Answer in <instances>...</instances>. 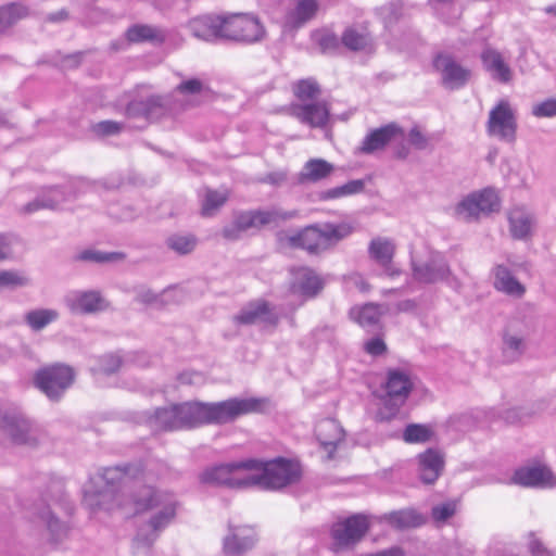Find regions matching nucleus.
<instances>
[{
    "label": "nucleus",
    "mask_w": 556,
    "mask_h": 556,
    "mask_svg": "<svg viewBox=\"0 0 556 556\" xmlns=\"http://www.w3.org/2000/svg\"><path fill=\"white\" fill-rule=\"evenodd\" d=\"M70 201L66 190L62 186H50L45 189L23 207L25 213H34L39 210H59L60 206Z\"/></svg>",
    "instance_id": "obj_25"
},
{
    "label": "nucleus",
    "mask_w": 556,
    "mask_h": 556,
    "mask_svg": "<svg viewBox=\"0 0 556 556\" xmlns=\"http://www.w3.org/2000/svg\"><path fill=\"white\" fill-rule=\"evenodd\" d=\"M122 364V357L114 353L104 354L98 358L99 371L106 376L117 372Z\"/></svg>",
    "instance_id": "obj_52"
},
{
    "label": "nucleus",
    "mask_w": 556,
    "mask_h": 556,
    "mask_svg": "<svg viewBox=\"0 0 556 556\" xmlns=\"http://www.w3.org/2000/svg\"><path fill=\"white\" fill-rule=\"evenodd\" d=\"M92 185L85 178H76L62 186L70 197V201L76 199L79 194L87 192L91 189Z\"/></svg>",
    "instance_id": "obj_57"
},
{
    "label": "nucleus",
    "mask_w": 556,
    "mask_h": 556,
    "mask_svg": "<svg viewBox=\"0 0 556 556\" xmlns=\"http://www.w3.org/2000/svg\"><path fill=\"white\" fill-rule=\"evenodd\" d=\"M124 258L125 254L123 252H102L97 250H85L76 256L78 261L99 264L118 262Z\"/></svg>",
    "instance_id": "obj_44"
},
{
    "label": "nucleus",
    "mask_w": 556,
    "mask_h": 556,
    "mask_svg": "<svg viewBox=\"0 0 556 556\" xmlns=\"http://www.w3.org/2000/svg\"><path fill=\"white\" fill-rule=\"evenodd\" d=\"M30 15L27 5L21 2H10L0 7V35L4 34L10 27L18 21Z\"/></svg>",
    "instance_id": "obj_36"
},
{
    "label": "nucleus",
    "mask_w": 556,
    "mask_h": 556,
    "mask_svg": "<svg viewBox=\"0 0 556 556\" xmlns=\"http://www.w3.org/2000/svg\"><path fill=\"white\" fill-rule=\"evenodd\" d=\"M318 46L321 50V52H330L336 50L339 47V39L338 37L332 33H320L317 35L316 38Z\"/></svg>",
    "instance_id": "obj_59"
},
{
    "label": "nucleus",
    "mask_w": 556,
    "mask_h": 556,
    "mask_svg": "<svg viewBox=\"0 0 556 556\" xmlns=\"http://www.w3.org/2000/svg\"><path fill=\"white\" fill-rule=\"evenodd\" d=\"M527 350V338L513 334L503 329L502 356L507 363H515L521 358Z\"/></svg>",
    "instance_id": "obj_34"
},
{
    "label": "nucleus",
    "mask_w": 556,
    "mask_h": 556,
    "mask_svg": "<svg viewBox=\"0 0 556 556\" xmlns=\"http://www.w3.org/2000/svg\"><path fill=\"white\" fill-rule=\"evenodd\" d=\"M403 135V129L396 123H390L371 130L364 138L359 151L365 154H371L386 148L395 137Z\"/></svg>",
    "instance_id": "obj_23"
},
{
    "label": "nucleus",
    "mask_w": 556,
    "mask_h": 556,
    "mask_svg": "<svg viewBox=\"0 0 556 556\" xmlns=\"http://www.w3.org/2000/svg\"><path fill=\"white\" fill-rule=\"evenodd\" d=\"M302 473V466L298 459L280 457V490L298 483Z\"/></svg>",
    "instance_id": "obj_39"
},
{
    "label": "nucleus",
    "mask_w": 556,
    "mask_h": 556,
    "mask_svg": "<svg viewBox=\"0 0 556 556\" xmlns=\"http://www.w3.org/2000/svg\"><path fill=\"white\" fill-rule=\"evenodd\" d=\"M75 377L73 367L55 363L38 369L34 376V384L50 401L59 402L74 383Z\"/></svg>",
    "instance_id": "obj_6"
},
{
    "label": "nucleus",
    "mask_w": 556,
    "mask_h": 556,
    "mask_svg": "<svg viewBox=\"0 0 556 556\" xmlns=\"http://www.w3.org/2000/svg\"><path fill=\"white\" fill-rule=\"evenodd\" d=\"M477 202L479 204V212L491 213L497 210L498 199L496 193L491 189H484L479 193H475Z\"/></svg>",
    "instance_id": "obj_50"
},
{
    "label": "nucleus",
    "mask_w": 556,
    "mask_h": 556,
    "mask_svg": "<svg viewBox=\"0 0 556 556\" xmlns=\"http://www.w3.org/2000/svg\"><path fill=\"white\" fill-rule=\"evenodd\" d=\"M100 479L109 488H116L119 485L124 478L129 479H144L143 465L138 463H125L121 465L110 466L102 468L99 472Z\"/></svg>",
    "instance_id": "obj_24"
},
{
    "label": "nucleus",
    "mask_w": 556,
    "mask_h": 556,
    "mask_svg": "<svg viewBox=\"0 0 556 556\" xmlns=\"http://www.w3.org/2000/svg\"><path fill=\"white\" fill-rule=\"evenodd\" d=\"M124 129V124L111 119L101 121L92 126V130L102 137L114 136Z\"/></svg>",
    "instance_id": "obj_56"
},
{
    "label": "nucleus",
    "mask_w": 556,
    "mask_h": 556,
    "mask_svg": "<svg viewBox=\"0 0 556 556\" xmlns=\"http://www.w3.org/2000/svg\"><path fill=\"white\" fill-rule=\"evenodd\" d=\"M418 477L425 484H433L444 470V455L435 448H428L416 456Z\"/></svg>",
    "instance_id": "obj_19"
},
{
    "label": "nucleus",
    "mask_w": 556,
    "mask_h": 556,
    "mask_svg": "<svg viewBox=\"0 0 556 556\" xmlns=\"http://www.w3.org/2000/svg\"><path fill=\"white\" fill-rule=\"evenodd\" d=\"M165 242L169 250L179 255H187L194 251L198 238L192 233H173L167 237Z\"/></svg>",
    "instance_id": "obj_41"
},
{
    "label": "nucleus",
    "mask_w": 556,
    "mask_h": 556,
    "mask_svg": "<svg viewBox=\"0 0 556 556\" xmlns=\"http://www.w3.org/2000/svg\"><path fill=\"white\" fill-rule=\"evenodd\" d=\"M30 278L23 271L18 270H0L1 288H20L30 285Z\"/></svg>",
    "instance_id": "obj_46"
},
{
    "label": "nucleus",
    "mask_w": 556,
    "mask_h": 556,
    "mask_svg": "<svg viewBox=\"0 0 556 556\" xmlns=\"http://www.w3.org/2000/svg\"><path fill=\"white\" fill-rule=\"evenodd\" d=\"M433 67L440 74L441 85L447 90H458L465 87L471 77L469 68L446 53H439L434 56Z\"/></svg>",
    "instance_id": "obj_13"
},
{
    "label": "nucleus",
    "mask_w": 556,
    "mask_h": 556,
    "mask_svg": "<svg viewBox=\"0 0 556 556\" xmlns=\"http://www.w3.org/2000/svg\"><path fill=\"white\" fill-rule=\"evenodd\" d=\"M193 37L215 42L225 40L226 15L204 14L191 18L187 24Z\"/></svg>",
    "instance_id": "obj_15"
},
{
    "label": "nucleus",
    "mask_w": 556,
    "mask_h": 556,
    "mask_svg": "<svg viewBox=\"0 0 556 556\" xmlns=\"http://www.w3.org/2000/svg\"><path fill=\"white\" fill-rule=\"evenodd\" d=\"M455 215L465 220L477 218L480 215L479 204L475 193L469 194L456 205Z\"/></svg>",
    "instance_id": "obj_47"
},
{
    "label": "nucleus",
    "mask_w": 556,
    "mask_h": 556,
    "mask_svg": "<svg viewBox=\"0 0 556 556\" xmlns=\"http://www.w3.org/2000/svg\"><path fill=\"white\" fill-rule=\"evenodd\" d=\"M333 172V165L323 159L307 161L301 173L302 179L316 182L328 177Z\"/></svg>",
    "instance_id": "obj_38"
},
{
    "label": "nucleus",
    "mask_w": 556,
    "mask_h": 556,
    "mask_svg": "<svg viewBox=\"0 0 556 556\" xmlns=\"http://www.w3.org/2000/svg\"><path fill=\"white\" fill-rule=\"evenodd\" d=\"M265 35V29L257 17L250 14L226 15L224 38L226 41L254 43Z\"/></svg>",
    "instance_id": "obj_9"
},
{
    "label": "nucleus",
    "mask_w": 556,
    "mask_h": 556,
    "mask_svg": "<svg viewBox=\"0 0 556 556\" xmlns=\"http://www.w3.org/2000/svg\"><path fill=\"white\" fill-rule=\"evenodd\" d=\"M228 194L213 189H206L202 201L201 215L212 217L227 202Z\"/></svg>",
    "instance_id": "obj_42"
},
{
    "label": "nucleus",
    "mask_w": 556,
    "mask_h": 556,
    "mask_svg": "<svg viewBox=\"0 0 556 556\" xmlns=\"http://www.w3.org/2000/svg\"><path fill=\"white\" fill-rule=\"evenodd\" d=\"M353 232L349 223H324L306 226L298 233L287 238L291 248H299L309 255H319L331 249Z\"/></svg>",
    "instance_id": "obj_4"
},
{
    "label": "nucleus",
    "mask_w": 556,
    "mask_h": 556,
    "mask_svg": "<svg viewBox=\"0 0 556 556\" xmlns=\"http://www.w3.org/2000/svg\"><path fill=\"white\" fill-rule=\"evenodd\" d=\"M203 484L242 490L257 486L264 491L278 490V457L269 460L248 458L220 464L200 475Z\"/></svg>",
    "instance_id": "obj_2"
},
{
    "label": "nucleus",
    "mask_w": 556,
    "mask_h": 556,
    "mask_svg": "<svg viewBox=\"0 0 556 556\" xmlns=\"http://www.w3.org/2000/svg\"><path fill=\"white\" fill-rule=\"evenodd\" d=\"M165 112L164 98L156 94L146 99H134L125 108V115L129 118L155 119L164 115Z\"/></svg>",
    "instance_id": "obj_21"
},
{
    "label": "nucleus",
    "mask_w": 556,
    "mask_h": 556,
    "mask_svg": "<svg viewBox=\"0 0 556 556\" xmlns=\"http://www.w3.org/2000/svg\"><path fill=\"white\" fill-rule=\"evenodd\" d=\"M258 536L253 526H235L228 522V534L223 540V552L227 556H241L251 551Z\"/></svg>",
    "instance_id": "obj_14"
},
{
    "label": "nucleus",
    "mask_w": 556,
    "mask_h": 556,
    "mask_svg": "<svg viewBox=\"0 0 556 556\" xmlns=\"http://www.w3.org/2000/svg\"><path fill=\"white\" fill-rule=\"evenodd\" d=\"M433 432L429 426L421 424H409L403 432V440L406 443H426L431 440Z\"/></svg>",
    "instance_id": "obj_45"
},
{
    "label": "nucleus",
    "mask_w": 556,
    "mask_h": 556,
    "mask_svg": "<svg viewBox=\"0 0 556 556\" xmlns=\"http://www.w3.org/2000/svg\"><path fill=\"white\" fill-rule=\"evenodd\" d=\"M456 513L455 502H445L435 505L431 509V517L435 522H445Z\"/></svg>",
    "instance_id": "obj_55"
},
{
    "label": "nucleus",
    "mask_w": 556,
    "mask_h": 556,
    "mask_svg": "<svg viewBox=\"0 0 556 556\" xmlns=\"http://www.w3.org/2000/svg\"><path fill=\"white\" fill-rule=\"evenodd\" d=\"M58 317L59 313L55 309L39 308L26 313L25 323L31 330L39 331L55 321Z\"/></svg>",
    "instance_id": "obj_40"
},
{
    "label": "nucleus",
    "mask_w": 556,
    "mask_h": 556,
    "mask_svg": "<svg viewBox=\"0 0 556 556\" xmlns=\"http://www.w3.org/2000/svg\"><path fill=\"white\" fill-rule=\"evenodd\" d=\"M527 546L531 556H555L554 552L548 549L543 541L532 531L527 535Z\"/></svg>",
    "instance_id": "obj_54"
},
{
    "label": "nucleus",
    "mask_w": 556,
    "mask_h": 556,
    "mask_svg": "<svg viewBox=\"0 0 556 556\" xmlns=\"http://www.w3.org/2000/svg\"><path fill=\"white\" fill-rule=\"evenodd\" d=\"M532 114L536 117L556 116V99L551 98L532 106Z\"/></svg>",
    "instance_id": "obj_58"
},
{
    "label": "nucleus",
    "mask_w": 556,
    "mask_h": 556,
    "mask_svg": "<svg viewBox=\"0 0 556 556\" xmlns=\"http://www.w3.org/2000/svg\"><path fill=\"white\" fill-rule=\"evenodd\" d=\"M509 230L511 237L517 240H525L531 233L533 218L523 208H514L508 214Z\"/></svg>",
    "instance_id": "obj_35"
},
{
    "label": "nucleus",
    "mask_w": 556,
    "mask_h": 556,
    "mask_svg": "<svg viewBox=\"0 0 556 556\" xmlns=\"http://www.w3.org/2000/svg\"><path fill=\"white\" fill-rule=\"evenodd\" d=\"M343 197L359 193L365 188V181L362 179L350 180L346 184L340 186Z\"/></svg>",
    "instance_id": "obj_64"
},
{
    "label": "nucleus",
    "mask_w": 556,
    "mask_h": 556,
    "mask_svg": "<svg viewBox=\"0 0 556 556\" xmlns=\"http://www.w3.org/2000/svg\"><path fill=\"white\" fill-rule=\"evenodd\" d=\"M65 303L73 314L89 315L102 312L109 303L98 290L73 291L65 298Z\"/></svg>",
    "instance_id": "obj_17"
},
{
    "label": "nucleus",
    "mask_w": 556,
    "mask_h": 556,
    "mask_svg": "<svg viewBox=\"0 0 556 556\" xmlns=\"http://www.w3.org/2000/svg\"><path fill=\"white\" fill-rule=\"evenodd\" d=\"M389 311L387 304L366 303L350 311L351 318L363 328L372 330L379 326L380 318Z\"/></svg>",
    "instance_id": "obj_30"
},
{
    "label": "nucleus",
    "mask_w": 556,
    "mask_h": 556,
    "mask_svg": "<svg viewBox=\"0 0 556 556\" xmlns=\"http://www.w3.org/2000/svg\"><path fill=\"white\" fill-rule=\"evenodd\" d=\"M511 480L523 486H545L553 484L554 476L546 467H527L516 470Z\"/></svg>",
    "instance_id": "obj_31"
},
{
    "label": "nucleus",
    "mask_w": 556,
    "mask_h": 556,
    "mask_svg": "<svg viewBox=\"0 0 556 556\" xmlns=\"http://www.w3.org/2000/svg\"><path fill=\"white\" fill-rule=\"evenodd\" d=\"M136 301L146 305H156L164 307L167 303L163 299V293H155L150 288L142 287L137 290Z\"/></svg>",
    "instance_id": "obj_53"
},
{
    "label": "nucleus",
    "mask_w": 556,
    "mask_h": 556,
    "mask_svg": "<svg viewBox=\"0 0 556 556\" xmlns=\"http://www.w3.org/2000/svg\"><path fill=\"white\" fill-rule=\"evenodd\" d=\"M315 435L320 446L327 453V459H332L338 443L344 438V430L337 420L327 418L316 425Z\"/></svg>",
    "instance_id": "obj_22"
},
{
    "label": "nucleus",
    "mask_w": 556,
    "mask_h": 556,
    "mask_svg": "<svg viewBox=\"0 0 556 556\" xmlns=\"http://www.w3.org/2000/svg\"><path fill=\"white\" fill-rule=\"evenodd\" d=\"M265 401L258 397H231L216 403L182 402L157 407L149 417L152 428L160 431L193 429L203 425H223L238 417L260 413Z\"/></svg>",
    "instance_id": "obj_1"
},
{
    "label": "nucleus",
    "mask_w": 556,
    "mask_h": 556,
    "mask_svg": "<svg viewBox=\"0 0 556 556\" xmlns=\"http://www.w3.org/2000/svg\"><path fill=\"white\" fill-rule=\"evenodd\" d=\"M130 498L135 514L157 509L151 515L144 527L138 530L132 541V548L136 553L141 549L149 551L160 533L175 520L180 503L173 492L148 484L141 485L132 492Z\"/></svg>",
    "instance_id": "obj_3"
},
{
    "label": "nucleus",
    "mask_w": 556,
    "mask_h": 556,
    "mask_svg": "<svg viewBox=\"0 0 556 556\" xmlns=\"http://www.w3.org/2000/svg\"><path fill=\"white\" fill-rule=\"evenodd\" d=\"M203 84L198 78H191L185 81H181L176 90L182 94H198L202 91Z\"/></svg>",
    "instance_id": "obj_60"
},
{
    "label": "nucleus",
    "mask_w": 556,
    "mask_h": 556,
    "mask_svg": "<svg viewBox=\"0 0 556 556\" xmlns=\"http://www.w3.org/2000/svg\"><path fill=\"white\" fill-rule=\"evenodd\" d=\"M45 496L53 502L62 501L64 496V483L61 480H51L45 492Z\"/></svg>",
    "instance_id": "obj_61"
},
{
    "label": "nucleus",
    "mask_w": 556,
    "mask_h": 556,
    "mask_svg": "<svg viewBox=\"0 0 556 556\" xmlns=\"http://www.w3.org/2000/svg\"><path fill=\"white\" fill-rule=\"evenodd\" d=\"M326 281L315 269L308 266H292L289 268V298L282 304L283 317L289 325H295L293 313L307 300L317 298L324 290Z\"/></svg>",
    "instance_id": "obj_5"
},
{
    "label": "nucleus",
    "mask_w": 556,
    "mask_h": 556,
    "mask_svg": "<svg viewBox=\"0 0 556 556\" xmlns=\"http://www.w3.org/2000/svg\"><path fill=\"white\" fill-rule=\"evenodd\" d=\"M342 43L350 50L358 51L370 43L368 35L358 33L354 28H348L342 35Z\"/></svg>",
    "instance_id": "obj_48"
},
{
    "label": "nucleus",
    "mask_w": 556,
    "mask_h": 556,
    "mask_svg": "<svg viewBox=\"0 0 556 556\" xmlns=\"http://www.w3.org/2000/svg\"><path fill=\"white\" fill-rule=\"evenodd\" d=\"M412 267L415 280L421 283H435L451 275V268L440 253H432L424 263L412 261Z\"/></svg>",
    "instance_id": "obj_16"
},
{
    "label": "nucleus",
    "mask_w": 556,
    "mask_h": 556,
    "mask_svg": "<svg viewBox=\"0 0 556 556\" xmlns=\"http://www.w3.org/2000/svg\"><path fill=\"white\" fill-rule=\"evenodd\" d=\"M318 10L317 0H299L291 14L293 26L300 27L312 20Z\"/></svg>",
    "instance_id": "obj_43"
},
{
    "label": "nucleus",
    "mask_w": 556,
    "mask_h": 556,
    "mask_svg": "<svg viewBox=\"0 0 556 556\" xmlns=\"http://www.w3.org/2000/svg\"><path fill=\"white\" fill-rule=\"evenodd\" d=\"M365 351L371 356H380L386 353L387 344L379 338H371L364 345Z\"/></svg>",
    "instance_id": "obj_63"
},
{
    "label": "nucleus",
    "mask_w": 556,
    "mask_h": 556,
    "mask_svg": "<svg viewBox=\"0 0 556 556\" xmlns=\"http://www.w3.org/2000/svg\"><path fill=\"white\" fill-rule=\"evenodd\" d=\"M288 111L290 115L312 128H325L330 121V106L326 101L294 104Z\"/></svg>",
    "instance_id": "obj_18"
},
{
    "label": "nucleus",
    "mask_w": 556,
    "mask_h": 556,
    "mask_svg": "<svg viewBox=\"0 0 556 556\" xmlns=\"http://www.w3.org/2000/svg\"><path fill=\"white\" fill-rule=\"evenodd\" d=\"M394 253L395 244L389 238L376 237L369 242V257L386 268L391 264Z\"/></svg>",
    "instance_id": "obj_33"
},
{
    "label": "nucleus",
    "mask_w": 556,
    "mask_h": 556,
    "mask_svg": "<svg viewBox=\"0 0 556 556\" xmlns=\"http://www.w3.org/2000/svg\"><path fill=\"white\" fill-rule=\"evenodd\" d=\"M477 202L479 204V212L491 213L497 210L498 199L496 193L491 189H484L479 193H475Z\"/></svg>",
    "instance_id": "obj_51"
},
{
    "label": "nucleus",
    "mask_w": 556,
    "mask_h": 556,
    "mask_svg": "<svg viewBox=\"0 0 556 556\" xmlns=\"http://www.w3.org/2000/svg\"><path fill=\"white\" fill-rule=\"evenodd\" d=\"M3 434L18 445L36 446L39 443L41 431L29 418L20 412L7 413Z\"/></svg>",
    "instance_id": "obj_12"
},
{
    "label": "nucleus",
    "mask_w": 556,
    "mask_h": 556,
    "mask_svg": "<svg viewBox=\"0 0 556 556\" xmlns=\"http://www.w3.org/2000/svg\"><path fill=\"white\" fill-rule=\"evenodd\" d=\"M536 316L533 306L525 304L520 306L507 321L504 330L527 338L535 330Z\"/></svg>",
    "instance_id": "obj_26"
},
{
    "label": "nucleus",
    "mask_w": 556,
    "mask_h": 556,
    "mask_svg": "<svg viewBox=\"0 0 556 556\" xmlns=\"http://www.w3.org/2000/svg\"><path fill=\"white\" fill-rule=\"evenodd\" d=\"M484 68L491 74L494 80L507 84L513 79V72L505 63L502 54L492 48H485L481 53Z\"/></svg>",
    "instance_id": "obj_27"
},
{
    "label": "nucleus",
    "mask_w": 556,
    "mask_h": 556,
    "mask_svg": "<svg viewBox=\"0 0 556 556\" xmlns=\"http://www.w3.org/2000/svg\"><path fill=\"white\" fill-rule=\"evenodd\" d=\"M295 97L302 101L314 99L319 94L320 88L318 83L313 78L301 79L293 86Z\"/></svg>",
    "instance_id": "obj_49"
},
{
    "label": "nucleus",
    "mask_w": 556,
    "mask_h": 556,
    "mask_svg": "<svg viewBox=\"0 0 556 556\" xmlns=\"http://www.w3.org/2000/svg\"><path fill=\"white\" fill-rule=\"evenodd\" d=\"M125 38L130 43L150 42L162 45L167 38L164 29L149 24H134L125 31Z\"/></svg>",
    "instance_id": "obj_29"
},
{
    "label": "nucleus",
    "mask_w": 556,
    "mask_h": 556,
    "mask_svg": "<svg viewBox=\"0 0 556 556\" xmlns=\"http://www.w3.org/2000/svg\"><path fill=\"white\" fill-rule=\"evenodd\" d=\"M494 288L509 296L520 299L526 293V287L511 274L505 265H496L493 269Z\"/></svg>",
    "instance_id": "obj_28"
},
{
    "label": "nucleus",
    "mask_w": 556,
    "mask_h": 556,
    "mask_svg": "<svg viewBox=\"0 0 556 556\" xmlns=\"http://www.w3.org/2000/svg\"><path fill=\"white\" fill-rule=\"evenodd\" d=\"M233 321L237 325L275 324L274 306L261 299L249 302L233 317Z\"/></svg>",
    "instance_id": "obj_20"
},
{
    "label": "nucleus",
    "mask_w": 556,
    "mask_h": 556,
    "mask_svg": "<svg viewBox=\"0 0 556 556\" xmlns=\"http://www.w3.org/2000/svg\"><path fill=\"white\" fill-rule=\"evenodd\" d=\"M413 387V381L407 372L401 369H389L384 383L387 397L377 414V418L380 421L391 420L405 404Z\"/></svg>",
    "instance_id": "obj_7"
},
{
    "label": "nucleus",
    "mask_w": 556,
    "mask_h": 556,
    "mask_svg": "<svg viewBox=\"0 0 556 556\" xmlns=\"http://www.w3.org/2000/svg\"><path fill=\"white\" fill-rule=\"evenodd\" d=\"M370 521L364 514H354L331 526L330 536L336 551L356 545L368 532Z\"/></svg>",
    "instance_id": "obj_8"
},
{
    "label": "nucleus",
    "mask_w": 556,
    "mask_h": 556,
    "mask_svg": "<svg viewBox=\"0 0 556 556\" xmlns=\"http://www.w3.org/2000/svg\"><path fill=\"white\" fill-rule=\"evenodd\" d=\"M383 519L399 530L417 528L426 522V518L413 508L390 511L383 516Z\"/></svg>",
    "instance_id": "obj_32"
},
{
    "label": "nucleus",
    "mask_w": 556,
    "mask_h": 556,
    "mask_svg": "<svg viewBox=\"0 0 556 556\" xmlns=\"http://www.w3.org/2000/svg\"><path fill=\"white\" fill-rule=\"evenodd\" d=\"M274 219V212L260 210L236 212L231 222L223 227L222 236L227 241H237L249 230L258 229Z\"/></svg>",
    "instance_id": "obj_10"
},
{
    "label": "nucleus",
    "mask_w": 556,
    "mask_h": 556,
    "mask_svg": "<svg viewBox=\"0 0 556 556\" xmlns=\"http://www.w3.org/2000/svg\"><path fill=\"white\" fill-rule=\"evenodd\" d=\"M34 514L37 515L42 521L46 522L48 530L51 533L54 542L61 541L66 536L68 528L65 523L61 522L50 510L49 506L40 505L34 508Z\"/></svg>",
    "instance_id": "obj_37"
},
{
    "label": "nucleus",
    "mask_w": 556,
    "mask_h": 556,
    "mask_svg": "<svg viewBox=\"0 0 556 556\" xmlns=\"http://www.w3.org/2000/svg\"><path fill=\"white\" fill-rule=\"evenodd\" d=\"M408 140L417 150H425L429 146V139L419 130L418 127H413L409 130Z\"/></svg>",
    "instance_id": "obj_62"
},
{
    "label": "nucleus",
    "mask_w": 556,
    "mask_h": 556,
    "mask_svg": "<svg viewBox=\"0 0 556 556\" xmlns=\"http://www.w3.org/2000/svg\"><path fill=\"white\" fill-rule=\"evenodd\" d=\"M486 131L505 142L516 140L517 122L515 112L507 100H501L489 113Z\"/></svg>",
    "instance_id": "obj_11"
}]
</instances>
